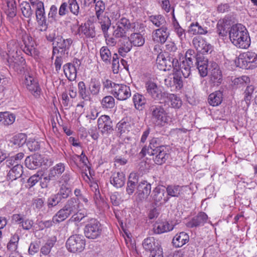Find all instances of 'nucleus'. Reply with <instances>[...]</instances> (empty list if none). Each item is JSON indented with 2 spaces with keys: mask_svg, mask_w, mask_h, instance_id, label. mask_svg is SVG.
<instances>
[{
  "mask_svg": "<svg viewBox=\"0 0 257 257\" xmlns=\"http://www.w3.org/2000/svg\"><path fill=\"white\" fill-rule=\"evenodd\" d=\"M229 38L232 44L240 49H246L250 44V40L245 27L238 24L231 27Z\"/></svg>",
  "mask_w": 257,
  "mask_h": 257,
  "instance_id": "obj_1",
  "label": "nucleus"
},
{
  "mask_svg": "<svg viewBox=\"0 0 257 257\" xmlns=\"http://www.w3.org/2000/svg\"><path fill=\"white\" fill-rule=\"evenodd\" d=\"M8 52H3L1 53L4 59H6L9 66L16 71L21 70L25 64V60L20 54L18 53L17 44L13 42H10L8 44Z\"/></svg>",
  "mask_w": 257,
  "mask_h": 257,
  "instance_id": "obj_2",
  "label": "nucleus"
},
{
  "mask_svg": "<svg viewBox=\"0 0 257 257\" xmlns=\"http://www.w3.org/2000/svg\"><path fill=\"white\" fill-rule=\"evenodd\" d=\"M139 25L138 23H131L128 19L121 18L113 25L112 35L116 38H127L130 32L135 31Z\"/></svg>",
  "mask_w": 257,
  "mask_h": 257,
  "instance_id": "obj_3",
  "label": "nucleus"
},
{
  "mask_svg": "<svg viewBox=\"0 0 257 257\" xmlns=\"http://www.w3.org/2000/svg\"><path fill=\"white\" fill-rule=\"evenodd\" d=\"M150 153L155 156L154 161L156 164L162 165L165 163L169 157L168 148L164 146H158L157 139L154 138L150 141Z\"/></svg>",
  "mask_w": 257,
  "mask_h": 257,
  "instance_id": "obj_4",
  "label": "nucleus"
},
{
  "mask_svg": "<svg viewBox=\"0 0 257 257\" xmlns=\"http://www.w3.org/2000/svg\"><path fill=\"white\" fill-rule=\"evenodd\" d=\"M150 110L152 114V120L156 125L163 126L169 122L170 118L162 106H152Z\"/></svg>",
  "mask_w": 257,
  "mask_h": 257,
  "instance_id": "obj_5",
  "label": "nucleus"
},
{
  "mask_svg": "<svg viewBox=\"0 0 257 257\" xmlns=\"http://www.w3.org/2000/svg\"><path fill=\"white\" fill-rule=\"evenodd\" d=\"M85 239L80 234L70 236L66 242L67 250L73 253L81 252L85 248Z\"/></svg>",
  "mask_w": 257,
  "mask_h": 257,
  "instance_id": "obj_6",
  "label": "nucleus"
},
{
  "mask_svg": "<svg viewBox=\"0 0 257 257\" xmlns=\"http://www.w3.org/2000/svg\"><path fill=\"white\" fill-rule=\"evenodd\" d=\"M237 63L241 68L254 69L257 67V55L252 52L243 53L239 55Z\"/></svg>",
  "mask_w": 257,
  "mask_h": 257,
  "instance_id": "obj_7",
  "label": "nucleus"
},
{
  "mask_svg": "<svg viewBox=\"0 0 257 257\" xmlns=\"http://www.w3.org/2000/svg\"><path fill=\"white\" fill-rule=\"evenodd\" d=\"M101 224L94 218L90 219L84 228L85 235L90 239H95L99 237L101 233Z\"/></svg>",
  "mask_w": 257,
  "mask_h": 257,
  "instance_id": "obj_8",
  "label": "nucleus"
},
{
  "mask_svg": "<svg viewBox=\"0 0 257 257\" xmlns=\"http://www.w3.org/2000/svg\"><path fill=\"white\" fill-rule=\"evenodd\" d=\"M112 94L119 100H125L131 96L130 87L124 84H113Z\"/></svg>",
  "mask_w": 257,
  "mask_h": 257,
  "instance_id": "obj_9",
  "label": "nucleus"
},
{
  "mask_svg": "<svg viewBox=\"0 0 257 257\" xmlns=\"http://www.w3.org/2000/svg\"><path fill=\"white\" fill-rule=\"evenodd\" d=\"M36 7L35 14L36 21L38 24L39 30L45 31L48 28V24L46 21L44 6L43 3H39Z\"/></svg>",
  "mask_w": 257,
  "mask_h": 257,
  "instance_id": "obj_10",
  "label": "nucleus"
},
{
  "mask_svg": "<svg viewBox=\"0 0 257 257\" xmlns=\"http://www.w3.org/2000/svg\"><path fill=\"white\" fill-rule=\"evenodd\" d=\"M24 85L34 95L37 96L39 94L40 88L37 80L32 74L28 73L25 75Z\"/></svg>",
  "mask_w": 257,
  "mask_h": 257,
  "instance_id": "obj_11",
  "label": "nucleus"
},
{
  "mask_svg": "<svg viewBox=\"0 0 257 257\" xmlns=\"http://www.w3.org/2000/svg\"><path fill=\"white\" fill-rule=\"evenodd\" d=\"M167 192L168 195L171 197L184 198L186 195L189 194L190 189L187 186L171 185L167 188Z\"/></svg>",
  "mask_w": 257,
  "mask_h": 257,
  "instance_id": "obj_12",
  "label": "nucleus"
},
{
  "mask_svg": "<svg viewBox=\"0 0 257 257\" xmlns=\"http://www.w3.org/2000/svg\"><path fill=\"white\" fill-rule=\"evenodd\" d=\"M97 126L102 134H110L113 131L112 121L108 115L100 116L97 120Z\"/></svg>",
  "mask_w": 257,
  "mask_h": 257,
  "instance_id": "obj_13",
  "label": "nucleus"
},
{
  "mask_svg": "<svg viewBox=\"0 0 257 257\" xmlns=\"http://www.w3.org/2000/svg\"><path fill=\"white\" fill-rule=\"evenodd\" d=\"M192 42L194 47L199 53L205 54L211 53L212 51V46L200 37L194 38Z\"/></svg>",
  "mask_w": 257,
  "mask_h": 257,
  "instance_id": "obj_14",
  "label": "nucleus"
},
{
  "mask_svg": "<svg viewBox=\"0 0 257 257\" xmlns=\"http://www.w3.org/2000/svg\"><path fill=\"white\" fill-rule=\"evenodd\" d=\"M169 35L167 27H163L153 31L152 39L155 43L163 44L166 42Z\"/></svg>",
  "mask_w": 257,
  "mask_h": 257,
  "instance_id": "obj_15",
  "label": "nucleus"
},
{
  "mask_svg": "<svg viewBox=\"0 0 257 257\" xmlns=\"http://www.w3.org/2000/svg\"><path fill=\"white\" fill-rule=\"evenodd\" d=\"M209 70L210 73V80L217 84L221 83L222 73L218 64L214 62H210Z\"/></svg>",
  "mask_w": 257,
  "mask_h": 257,
  "instance_id": "obj_16",
  "label": "nucleus"
},
{
  "mask_svg": "<svg viewBox=\"0 0 257 257\" xmlns=\"http://www.w3.org/2000/svg\"><path fill=\"white\" fill-rule=\"evenodd\" d=\"M23 42L25 45L23 51L26 54L33 57L38 56V51L35 47V42L32 37L26 36L23 38Z\"/></svg>",
  "mask_w": 257,
  "mask_h": 257,
  "instance_id": "obj_17",
  "label": "nucleus"
},
{
  "mask_svg": "<svg viewBox=\"0 0 257 257\" xmlns=\"http://www.w3.org/2000/svg\"><path fill=\"white\" fill-rule=\"evenodd\" d=\"M146 87L147 92L154 99L162 100L163 98L164 93L162 92L156 83L151 81L147 82L146 83Z\"/></svg>",
  "mask_w": 257,
  "mask_h": 257,
  "instance_id": "obj_18",
  "label": "nucleus"
},
{
  "mask_svg": "<svg viewBox=\"0 0 257 257\" xmlns=\"http://www.w3.org/2000/svg\"><path fill=\"white\" fill-rule=\"evenodd\" d=\"M89 96H98L101 90V84L100 80L97 78H91L88 82Z\"/></svg>",
  "mask_w": 257,
  "mask_h": 257,
  "instance_id": "obj_19",
  "label": "nucleus"
},
{
  "mask_svg": "<svg viewBox=\"0 0 257 257\" xmlns=\"http://www.w3.org/2000/svg\"><path fill=\"white\" fill-rule=\"evenodd\" d=\"M151 184L147 181L141 182L137 187V194L140 200L147 198L151 193Z\"/></svg>",
  "mask_w": 257,
  "mask_h": 257,
  "instance_id": "obj_20",
  "label": "nucleus"
},
{
  "mask_svg": "<svg viewBox=\"0 0 257 257\" xmlns=\"http://www.w3.org/2000/svg\"><path fill=\"white\" fill-rule=\"evenodd\" d=\"M165 190L160 186L156 187L153 191L152 198L156 205L165 203L168 200L167 197H165Z\"/></svg>",
  "mask_w": 257,
  "mask_h": 257,
  "instance_id": "obj_21",
  "label": "nucleus"
},
{
  "mask_svg": "<svg viewBox=\"0 0 257 257\" xmlns=\"http://www.w3.org/2000/svg\"><path fill=\"white\" fill-rule=\"evenodd\" d=\"M42 161V158L40 155L34 154L27 157L25 160V164L28 168L34 170L41 166Z\"/></svg>",
  "mask_w": 257,
  "mask_h": 257,
  "instance_id": "obj_22",
  "label": "nucleus"
},
{
  "mask_svg": "<svg viewBox=\"0 0 257 257\" xmlns=\"http://www.w3.org/2000/svg\"><path fill=\"white\" fill-rule=\"evenodd\" d=\"M171 58L167 59L164 54L160 53L158 54L156 59V65L160 70L164 71L171 70Z\"/></svg>",
  "mask_w": 257,
  "mask_h": 257,
  "instance_id": "obj_23",
  "label": "nucleus"
},
{
  "mask_svg": "<svg viewBox=\"0 0 257 257\" xmlns=\"http://www.w3.org/2000/svg\"><path fill=\"white\" fill-rule=\"evenodd\" d=\"M207 219V215L204 212H201L189 221L187 223V226L192 228L203 225L206 222Z\"/></svg>",
  "mask_w": 257,
  "mask_h": 257,
  "instance_id": "obj_24",
  "label": "nucleus"
},
{
  "mask_svg": "<svg viewBox=\"0 0 257 257\" xmlns=\"http://www.w3.org/2000/svg\"><path fill=\"white\" fill-rule=\"evenodd\" d=\"M173 228L174 225L172 223L164 221L156 222L154 225V230L157 234H161L171 231Z\"/></svg>",
  "mask_w": 257,
  "mask_h": 257,
  "instance_id": "obj_25",
  "label": "nucleus"
},
{
  "mask_svg": "<svg viewBox=\"0 0 257 257\" xmlns=\"http://www.w3.org/2000/svg\"><path fill=\"white\" fill-rule=\"evenodd\" d=\"M64 207L70 215L80 211L82 208L81 203L75 198L68 200Z\"/></svg>",
  "mask_w": 257,
  "mask_h": 257,
  "instance_id": "obj_26",
  "label": "nucleus"
},
{
  "mask_svg": "<svg viewBox=\"0 0 257 257\" xmlns=\"http://www.w3.org/2000/svg\"><path fill=\"white\" fill-rule=\"evenodd\" d=\"M189 240L188 234L185 232H181L176 234L173 238V245L176 247H181L186 244Z\"/></svg>",
  "mask_w": 257,
  "mask_h": 257,
  "instance_id": "obj_27",
  "label": "nucleus"
},
{
  "mask_svg": "<svg viewBox=\"0 0 257 257\" xmlns=\"http://www.w3.org/2000/svg\"><path fill=\"white\" fill-rule=\"evenodd\" d=\"M163 98L166 99L164 101L170 102V105L174 108H179L182 104L180 97L174 94L164 92Z\"/></svg>",
  "mask_w": 257,
  "mask_h": 257,
  "instance_id": "obj_28",
  "label": "nucleus"
},
{
  "mask_svg": "<svg viewBox=\"0 0 257 257\" xmlns=\"http://www.w3.org/2000/svg\"><path fill=\"white\" fill-rule=\"evenodd\" d=\"M196 64L199 73L201 77H205L208 74L209 63L204 57H199L196 59Z\"/></svg>",
  "mask_w": 257,
  "mask_h": 257,
  "instance_id": "obj_29",
  "label": "nucleus"
},
{
  "mask_svg": "<svg viewBox=\"0 0 257 257\" xmlns=\"http://www.w3.org/2000/svg\"><path fill=\"white\" fill-rule=\"evenodd\" d=\"M79 32L87 38H93L95 36V27L92 24L85 23L78 29Z\"/></svg>",
  "mask_w": 257,
  "mask_h": 257,
  "instance_id": "obj_30",
  "label": "nucleus"
},
{
  "mask_svg": "<svg viewBox=\"0 0 257 257\" xmlns=\"http://www.w3.org/2000/svg\"><path fill=\"white\" fill-rule=\"evenodd\" d=\"M125 177L122 172L114 173L110 178L111 184L116 188L122 187L125 183Z\"/></svg>",
  "mask_w": 257,
  "mask_h": 257,
  "instance_id": "obj_31",
  "label": "nucleus"
},
{
  "mask_svg": "<svg viewBox=\"0 0 257 257\" xmlns=\"http://www.w3.org/2000/svg\"><path fill=\"white\" fill-rule=\"evenodd\" d=\"M127 38L132 45L135 47L142 46L145 42L144 37L139 32L132 33Z\"/></svg>",
  "mask_w": 257,
  "mask_h": 257,
  "instance_id": "obj_32",
  "label": "nucleus"
},
{
  "mask_svg": "<svg viewBox=\"0 0 257 257\" xmlns=\"http://www.w3.org/2000/svg\"><path fill=\"white\" fill-rule=\"evenodd\" d=\"M16 115L8 111L0 112V124L4 125L12 124L15 121Z\"/></svg>",
  "mask_w": 257,
  "mask_h": 257,
  "instance_id": "obj_33",
  "label": "nucleus"
},
{
  "mask_svg": "<svg viewBox=\"0 0 257 257\" xmlns=\"http://www.w3.org/2000/svg\"><path fill=\"white\" fill-rule=\"evenodd\" d=\"M23 173V167L19 164H16L9 172L7 179L13 181L20 178Z\"/></svg>",
  "mask_w": 257,
  "mask_h": 257,
  "instance_id": "obj_34",
  "label": "nucleus"
},
{
  "mask_svg": "<svg viewBox=\"0 0 257 257\" xmlns=\"http://www.w3.org/2000/svg\"><path fill=\"white\" fill-rule=\"evenodd\" d=\"M64 72L66 77L70 81H74L77 75L76 68L75 66L71 63H67L63 66Z\"/></svg>",
  "mask_w": 257,
  "mask_h": 257,
  "instance_id": "obj_35",
  "label": "nucleus"
},
{
  "mask_svg": "<svg viewBox=\"0 0 257 257\" xmlns=\"http://www.w3.org/2000/svg\"><path fill=\"white\" fill-rule=\"evenodd\" d=\"M223 99V94L220 91H216L211 93L208 97V101L210 105L216 106L221 104Z\"/></svg>",
  "mask_w": 257,
  "mask_h": 257,
  "instance_id": "obj_36",
  "label": "nucleus"
},
{
  "mask_svg": "<svg viewBox=\"0 0 257 257\" xmlns=\"http://www.w3.org/2000/svg\"><path fill=\"white\" fill-rule=\"evenodd\" d=\"M98 22L100 24L101 29L104 34V37H106L108 35V30L111 25V21L109 17L104 15L100 17H96Z\"/></svg>",
  "mask_w": 257,
  "mask_h": 257,
  "instance_id": "obj_37",
  "label": "nucleus"
},
{
  "mask_svg": "<svg viewBox=\"0 0 257 257\" xmlns=\"http://www.w3.org/2000/svg\"><path fill=\"white\" fill-rule=\"evenodd\" d=\"M188 32L193 35H205L208 33L206 28H203L198 22L192 23L189 27Z\"/></svg>",
  "mask_w": 257,
  "mask_h": 257,
  "instance_id": "obj_38",
  "label": "nucleus"
},
{
  "mask_svg": "<svg viewBox=\"0 0 257 257\" xmlns=\"http://www.w3.org/2000/svg\"><path fill=\"white\" fill-rule=\"evenodd\" d=\"M56 39V46L55 47H57L62 51L69 49L73 42V40L71 38L64 39L62 37H58Z\"/></svg>",
  "mask_w": 257,
  "mask_h": 257,
  "instance_id": "obj_39",
  "label": "nucleus"
},
{
  "mask_svg": "<svg viewBox=\"0 0 257 257\" xmlns=\"http://www.w3.org/2000/svg\"><path fill=\"white\" fill-rule=\"evenodd\" d=\"M193 61L183 60L180 64V70L185 78H188L191 73Z\"/></svg>",
  "mask_w": 257,
  "mask_h": 257,
  "instance_id": "obj_40",
  "label": "nucleus"
},
{
  "mask_svg": "<svg viewBox=\"0 0 257 257\" xmlns=\"http://www.w3.org/2000/svg\"><path fill=\"white\" fill-rule=\"evenodd\" d=\"M78 94L79 96L84 100H90L91 97L89 96L88 86L86 89V85L83 81H80L78 83Z\"/></svg>",
  "mask_w": 257,
  "mask_h": 257,
  "instance_id": "obj_41",
  "label": "nucleus"
},
{
  "mask_svg": "<svg viewBox=\"0 0 257 257\" xmlns=\"http://www.w3.org/2000/svg\"><path fill=\"white\" fill-rule=\"evenodd\" d=\"M101 59L106 64H110L112 58V54L107 46L102 47L99 50Z\"/></svg>",
  "mask_w": 257,
  "mask_h": 257,
  "instance_id": "obj_42",
  "label": "nucleus"
},
{
  "mask_svg": "<svg viewBox=\"0 0 257 257\" xmlns=\"http://www.w3.org/2000/svg\"><path fill=\"white\" fill-rule=\"evenodd\" d=\"M65 170L64 165L62 163H59L52 168L49 174V180L52 179L55 177L60 176Z\"/></svg>",
  "mask_w": 257,
  "mask_h": 257,
  "instance_id": "obj_43",
  "label": "nucleus"
},
{
  "mask_svg": "<svg viewBox=\"0 0 257 257\" xmlns=\"http://www.w3.org/2000/svg\"><path fill=\"white\" fill-rule=\"evenodd\" d=\"M19 240L20 237L18 234H13L7 244L8 250L9 251L17 250Z\"/></svg>",
  "mask_w": 257,
  "mask_h": 257,
  "instance_id": "obj_44",
  "label": "nucleus"
},
{
  "mask_svg": "<svg viewBox=\"0 0 257 257\" xmlns=\"http://www.w3.org/2000/svg\"><path fill=\"white\" fill-rule=\"evenodd\" d=\"M70 215L68 211L63 208L58 211V212L53 217V221L55 223H57L64 221L68 218Z\"/></svg>",
  "mask_w": 257,
  "mask_h": 257,
  "instance_id": "obj_45",
  "label": "nucleus"
},
{
  "mask_svg": "<svg viewBox=\"0 0 257 257\" xmlns=\"http://www.w3.org/2000/svg\"><path fill=\"white\" fill-rule=\"evenodd\" d=\"M149 20L157 27H166L165 18L161 15L151 16Z\"/></svg>",
  "mask_w": 257,
  "mask_h": 257,
  "instance_id": "obj_46",
  "label": "nucleus"
},
{
  "mask_svg": "<svg viewBox=\"0 0 257 257\" xmlns=\"http://www.w3.org/2000/svg\"><path fill=\"white\" fill-rule=\"evenodd\" d=\"M23 15L26 18L30 19L33 15V11L30 4L26 2H23L20 5Z\"/></svg>",
  "mask_w": 257,
  "mask_h": 257,
  "instance_id": "obj_47",
  "label": "nucleus"
},
{
  "mask_svg": "<svg viewBox=\"0 0 257 257\" xmlns=\"http://www.w3.org/2000/svg\"><path fill=\"white\" fill-rule=\"evenodd\" d=\"M133 99L134 105L137 109H142V107L145 105L146 103V100L145 97L139 93L134 94Z\"/></svg>",
  "mask_w": 257,
  "mask_h": 257,
  "instance_id": "obj_48",
  "label": "nucleus"
},
{
  "mask_svg": "<svg viewBox=\"0 0 257 257\" xmlns=\"http://www.w3.org/2000/svg\"><path fill=\"white\" fill-rule=\"evenodd\" d=\"M7 9L6 13L8 17L13 18L16 15V5L15 0L7 1Z\"/></svg>",
  "mask_w": 257,
  "mask_h": 257,
  "instance_id": "obj_49",
  "label": "nucleus"
},
{
  "mask_svg": "<svg viewBox=\"0 0 257 257\" xmlns=\"http://www.w3.org/2000/svg\"><path fill=\"white\" fill-rule=\"evenodd\" d=\"M132 48V45L130 42L127 40L121 43L118 49V53L122 57H125Z\"/></svg>",
  "mask_w": 257,
  "mask_h": 257,
  "instance_id": "obj_50",
  "label": "nucleus"
},
{
  "mask_svg": "<svg viewBox=\"0 0 257 257\" xmlns=\"http://www.w3.org/2000/svg\"><path fill=\"white\" fill-rule=\"evenodd\" d=\"M174 21L173 22V28L175 32L177 35L180 40H183L185 38L186 33L185 31L183 29L179 24L176 19L174 17Z\"/></svg>",
  "mask_w": 257,
  "mask_h": 257,
  "instance_id": "obj_51",
  "label": "nucleus"
},
{
  "mask_svg": "<svg viewBox=\"0 0 257 257\" xmlns=\"http://www.w3.org/2000/svg\"><path fill=\"white\" fill-rule=\"evenodd\" d=\"M101 103L103 108H112L115 105V100L112 96H106L102 98Z\"/></svg>",
  "mask_w": 257,
  "mask_h": 257,
  "instance_id": "obj_52",
  "label": "nucleus"
},
{
  "mask_svg": "<svg viewBox=\"0 0 257 257\" xmlns=\"http://www.w3.org/2000/svg\"><path fill=\"white\" fill-rule=\"evenodd\" d=\"M143 246L146 250H149L151 252V250L157 247V245L155 244V239L154 237H148L144 239L143 242Z\"/></svg>",
  "mask_w": 257,
  "mask_h": 257,
  "instance_id": "obj_53",
  "label": "nucleus"
},
{
  "mask_svg": "<svg viewBox=\"0 0 257 257\" xmlns=\"http://www.w3.org/2000/svg\"><path fill=\"white\" fill-rule=\"evenodd\" d=\"M71 193V189L66 186V185L62 184L59 192L57 194V195L60 196V198L61 200L62 199H66L68 198Z\"/></svg>",
  "mask_w": 257,
  "mask_h": 257,
  "instance_id": "obj_54",
  "label": "nucleus"
},
{
  "mask_svg": "<svg viewBox=\"0 0 257 257\" xmlns=\"http://www.w3.org/2000/svg\"><path fill=\"white\" fill-rule=\"evenodd\" d=\"M27 137L24 134H19L14 137V144L19 147L22 146L26 143Z\"/></svg>",
  "mask_w": 257,
  "mask_h": 257,
  "instance_id": "obj_55",
  "label": "nucleus"
},
{
  "mask_svg": "<svg viewBox=\"0 0 257 257\" xmlns=\"http://www.w3.org/2000/svg\"><path fill=\"white\" fill-rule=\"evenodd\" d=\"M250 81V79L247 76H242L240 77H237L234 78L232 80V83L234 85H236L237 86H242L245 84H247L249 83Z\"/></svg>",
  "mask_w": 257,
  "mask_h": 257,
  "instance_id": "obj_56",
  "label": "nucleus"
},
{
  "mask_svg": "<svg viewBox=\"0 0 257 257\" xmlns=\"http://www.w3.org/2000/svg\"><path fill=\"white\" fill-rule=\"evenodd\" d=\"M95 13L96 17H100L103 15L105 9L104 3L102 1H95Z\"/></svg>",
  "mask_w": 257,
  "mask_h": 257,
  "instance_id": "obj_57",
  "label": "nucleus"
},
{
  "mask_svg": "<svg viewBox=\"0 0 257 257\" xmlns=\"http://www.w3.org/2000/svg\"><path fill=\"white\" fill-rule=\"evenodd\" d=\"M69 9L74 15L77 16L79 12V7L76 0H68Z\"/></svg>",
  "mask_w": 257,
  "mask_h": 257,
  "instance_id": "obj_58",
  "label": "nucleus"
},
{
  "mask_svg": "<svg viewBox=\"0 0 257 257\" xmlns=\"http://www.w3.org/2000/svg\"><path fill=\"white\" fill-rule=\"evenodd\" d=\"M61 200L60 196L57 195V194L52 195L48 199V206L49 208L55 206L61 201Z\"/></svg>",
  "mask_w": 257,
  "mask_h": 257,
  "instance_id": "obj_59",
  "label": "nucleus"
},
{
  "mask_svg": "<svg viewBox=\"0 0 257 257\" xmlns=\"http://www.w3.org/2000/svg\"><path fill=\"white\" fill-rule=\"evenodd\" d=\"M42 173L38 172L37 173L32 176L27 181L29 187H32L36 185L41 178Z\"/></svg>",
  "mask_w": 257,
  "mask_h": 257,
  "instance_id": "obj_60",
  "label": "nucleus"
},
{
  "mask_svg": "<svg viewBox=\"0 0 257 257\" xmlns=\"http://www.w3.org/2000/svg\"><path fill=\"white\" fill-rule=\"evenodd\" d=\"M54 244V243L53 240H48L47 242L41 247V252L44 255H47L50 252Z\"/></svg>",
  "mask_w": 257,
  "mask_h": 257,
  "instance_id": "obj_61",
  "label": "nucleus"
},
{
  "mask_svg": "<svg viewBox=\"0 0 257 257\" xmlns=\"http://www.w3.org/2000/svg\"><path fill=\"white\" fill-rule=\"evenodd\" d=\"M193 252L189 249H181L174 254V257H192Z\"/></svg>",
  "mask_w": 257,
  "mask_h": 257,
  "instance_id": "obj_62",
  "label": "nucleus"
},
{
  "mask_svg": "<svg viewBox=\"0 0 257 257\" xmlns=\"http://www.w3.org/2000/svg\"><path fill=\"white\" fill-rule=\"evenodd\" d=\"M117 127L120 133L122 134L125 133L126 131H128L131 126L129 122L121 120L117 123Z\"/></svg>",
  "mask_w": 257,
  "mask_h": 257,
  "instance_id": "obj_63",
  "label": "nucleus"
},
{
  "mask_svg": "<svg viewBox=\"0 0 257 257\" xmlns=\"http://www.w3.org/2000/svg\"><path fill=\"white\" fill-rule=\"evenodd\" d=\"M149 257H163V249L158 244L157 247L151 250Z\"/></svg>",
  "mask_w": 257,
  "mask_h": 257,
  "instance_id": "obj_64",
  "label": "nucleus"
}]
</instances>
